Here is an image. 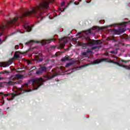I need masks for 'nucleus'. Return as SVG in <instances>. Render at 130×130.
<instances>
[{
  "instance_id": "1",
  "label": "nucleus",
  "mask_w": 130,
  "mask_h": 130,
  "mask_svg": "<svg viewBox=\"0 0 130 130\" xmlns=\"http://www.w3.org/2000/svg\"><path fill=\"white\" fill-rule=\"evenodd\" d=\"M44 82H45V80H44L42 77L31 79L28 81L27 83H25L21 87L19 88L18 91L20 92V94H24V93L27 92H31V91H32L31 89H25L29 88V84H31V86L34 87V90H37V89H39V88L43 85Z\"/></svg>"
},
{
  "instance_id": "2",
  "label": "nucleus",
  "mask_w": 130,
  "mask_h": 130,
  "mask_svg": "<svg viewBox=\"0 0 130 130\" xmlns=\"http://www.w3.org/2000/svg\"><path fill=\"white\" fill-rule=\"evenodd\" d=\"M103 61H106L107 62H109L110 63H114V64H117V66H119V67H122V65L119 64V62L114 61L110 59L107 60V59L106 58L97 59L93 61V63L94 64H97L98 63H100V62H102Z\"/></svg>"
},
{
  "instance_id": "3",
  "label": "nucleus",
  "mask_w": 130,
  "mask_h": 130,
  "mask_svg": "<svg viewBox=\"0 0 130 130\" xmlns=\"http://www.w3.org/2000/svg\"><path fill=\"white\" fill-rule=\"evenodd\" d=\"M68 42L67 37L61 38L59 39V44L57 45V48L59 49H62L66 46V43Z\"/></svg>"
},
{
  "instance_id": "4",
  "label": "nucleus",
  "mask_w": 130,
  "mask_h": 130,
  "mask_svg": "<svg viewBox=\"0 0 130 130\" xmlns=\"http://www.w3.org/2000/svg\"><path fill=\"white\" fill-rule=\"evenodd\" d=\"M88 40H89L87 42L88 46H93V45H95V44L96 45L102 44L101 40H91L90 39H88Z\"/></svg>"
},
{
  "instance_id": "5",
  "label": "nucleus",
  "mask_w": 130,
  "mask_h": 130,
  "mask_svg": "<svg viewBox=\"0 0 130 130\" xmlns=\"http://www.w3.org/2000/svg\"><path fill=\"white\" fill-rule=\"evenodd\" d=\"M47 72V67L45 66H42L38 69V71H36V75H42L43 73H46Z\"/></svg>"
},
{
  "instance_id": "6",
  "label": "nucleus",
  "mask_w": 130,
  "mask_h": 130,
  "mask_svg": "<svg viewBox=\"0 0 130 130\" xmlns=\"http://www.w3.org/2000/svg\"><path fill=\"white\" fill-rule=\"evenodd\" d=\"M126 30L124 28H121V27H119L117 29H114L113 32L114 34L120 35L121 33H124Z\"/></svg>"
},
{
  "instance_id": "7",
  "label": "nucleus",
  "mask_w": 130,
  "mask_h": 130,
  "mask_svg": "<svg viewBox=\"0 0 130 130\" xmlns=\"http://www.w3.org/2000/svg\"><path fill=\"white\" fill-rule=\"evenodd\" d=\"M52 41H53V39H52L47 40H44L42 42H41V43L42 45H45V44H49V43H50V42H51ZM33 42H34L35 43H40V42L38 41H33Z\"/></svg>"
},
{
  "instance_id": "8",
  "label": "nucleus",
  "mask_w": 130,
  "mask_h": 130,
  "mask_svg": "<svg viewBox=\"0 0 130 130\" xmlns=\"http://www.w3.org/2000/svg\"><path fill=\"white\" fill-rule=\"evenodd\" d=\"M13 63V60H9L7 62H1L0 66L3 68H7L9 66H11Z\"/></svg>"
},
{
  "instance_id": "9",
  "label": "nucleus",
  "mask_w": 130,
  "mask_h": 130,
  "mask_svg": "<svg viewBox=\"0 0 130 130\" xmlns=\"http://www.w3.org/2000/svg\"><path fill=\"white\" fill-rule=\"evenodd\" d=\"M23 27L25 30L24 32L20 31V33H25V32H30V31H32V27L30 26L27 25V24H24Z\"/></svg>"
},
{
  "instance_id": "10",
  "label": "nucleus",
  "mask_w": 130,
  "mask_h": 130,
  "mask_svg": "<svg viewBox=\"0 0 130 130\" xmlns=\"http://www.w3.org/2000/svg\"><path fill=\"white\" fill-rule=\"evenodd\" d=\"M101 46H94L91 47L90 49H87V50L86 51V53H90V52L91 51L90 50H95V49H99V48H101Z\"/></svg>"
},
{
  "instance_id": "11",
  "label": "nucleus",
  "mask_w": 130,
  "mask_h": 130,
  "mask_svg": "<svg viewBox=\"0 0 130 130\" xmlns=\"http://www.w3.org/2000/svg\"><path fill=\"white\" fill-rule=\"evenodd\" d=\"M15 78H16L17 80H20L21 79H23V78H24V76L23 75L18 74L15 75Z\"/></svg>"
},
{
  "instance_id": "12",
  "label": "nucleus",
  "mask_w": 130,
  "mask_h": 130,
  "mask_svg": "<svg viewBox=\"0 0 130 130\" xmlns=\"http://www.w3.org/2000/svg\"><path fill=\"white\" fill-rule=\"evenodd\" d=\"M36 60L37 62H41L43 61V58L40 57L39 56H36Z\"/></svg>"
},
{
  "instance_id": "13",
  "label": "nucleus",
  "mask_w": 130,
  "mask_h": 130,
  "mask_svg": "<svg viewBox=\"0 0 130 130\" xmlns=\"http://www.w3.org/2000/svg\"><path fill=\"white\" fill-rule=\"evenodd\" d=\"M61 61H63V62H64V61H67V60L70 61L71 60L70 59V57H69V56H65L64 57L62 58L61 59Z\"/></svg>"
},
{
  "instance_id": "14",
  "label": "nucleus",
  "mask_w": 130,
  "mask_h": 130,
  "mask_svg": "<svg viewBox=\"0 0 130 130\" xmlns=\"http://www.w3.org/2000/svg\"><path fill=\"white\" fill-rule=\"evenodd\" d=\"M13 34H15V32H12L11 34H10V35H8V36H7L5 37V39L2 40V43H4V42H5L8 39V38L9 37V36H12V35H13Z\"/></svg>"
},
{
  "instance_id": "15",
  "label": "nucleus",
  "mask_w": 130,
  "mask_h": 130,
  "mask_svg": "<svg viewBox=\"0 0 130 130\" xmlns=\"http://www.w3.org/2000/svg\"><path fill=\"white\" fill-rule=\"evenodd\" d=\"M14 59H18V58H20V55L17 53V52H15L14 55L13 56Z\"/></svg>"
},
{
  "instance_id": "16",
  "label": "nucleus",
  "mask_w": 130,
  "mask_h": 130,
  "mask_svg": "<svg viewBox=\"0 0 130 130\" xmlns=\"http://www.w3.org/2000/svg\"><path fill=\"white\" fill-rule=\"evenodd\" d=\"M117 49H116L110 51V53H112L113 54H117Z\"/></svg>"
},
{
  "instance_id": "17",
  "label": "nucleus",
  "mask_w": 130,
  "mask_h": 130,
  "mask_svg": "<svg viewBox=\"0 0 130 130\" xmlns=\"http://www.w3.org/2000/svg\"><path fill=\"white\" fill-rule=\"evenodd\" d=\"M14 84H15V82H12L11 81H9L7 82V86H11V85H14Z\"/></svg>"
},
{
  "instance_id": "18",
  "label": "nucleus",
  "mask_w": 130,
  "mask_h": 130,
  "mask_svg": "<svg viewBox=\"0 0 130 130\" xmlns=\"http://www.w3.org/2000/svg\"><path fill=\"white\" fill-rule=\"evenodd\" d=\"M2 74H7V75H9V74H10V72H9V71H7V70H4L2 71Z\"/></svg>"
},
{
  "instance_id": "19",
  "label": "nucleus",
  "mask_w": 130,
  "mask_h": 130,
  "mask_svg": "<svg viewBox=\"0 0 130 130\" xmlns=\"http://www.w3.org/2000/svg\"><path fill=\"white\" fill-rule=\"evenodd\" d=\"M122 68H124V69H125L126 70H130V65L129 66L123 65Z\"/></svg>"
},
{
  "instance_id": "20",
  "label": "nucleus",
  "mask_w": 130,
  "mask_h": 130,
  "mask_svg": "<svg viewBox=\"0 0 130 130\" xmlns=\"http://www.w3.org/2000/svg\"><path fill=\"white\" fill-rule=\"evenodd\" d=\"M73 63H74L73 62H71L67 63L65 66V68H69V67H70V66H72V64H73Z\"/></svg>"
},
{
  "instance_id": "21",
  "label": "nucleus",
  "mask_w": 130,
  "mask_h": 130,
  "mask_svg": "<svg viewBox=\"0 0 130 130\" xmlns=\"http://www.w3.org/2000/svg\"><path fill=\"white\" fill-rule=\"evenodd\" d=\"M55 77L54 75H53L52 76H44V78H47V79H49V80H50V79H52Z\"/></svg>"
},
{
  "instance_id": "22",
  "label": "nucleus",
  "mask_w": 130,
  "mask_h": 130,
  "mask_svg": "<svg viewBox=\"0 0 130 130\" xmlns=\"http://www.w3.org/2000/svg\"><path fill=\"white\" fill-rule=\"evenodd\" d=\"M120 61L122 62H125V63H126L127 62H129L130 60H123L122 59H120Z\"/></svg>"
},
{
  "instance_id": "23",
  "label": "nucleus",
  "mask_w": 130,
  "mask_h": 130,
  "mask_svg": "<svg viewBox=\"0 0 130 130\" xmlns=\"http://www.w3.org/2000/svg\"><path fill=\"white\" fill-rule=\"evenodd\" d=\"M1 95H4V96H5L6 97H8V96H9V95H11L10 93H8V94H5L3 92H0Z\"/></svg>"
},
{
  "instance_id": "24",
  "label": "nucleus",
  "mask_w": 130,
  "mask_h": 130,
  "mask_svg": "<svg viewBox=\"0 0 130 130\" xmlns=\"http://www.w3.org/2000/svg\"><path fill=\"white\" fill-rule=\"evenodd\" d=\"M124 39H125L126 40H128V39H130V38L128 36L126 35H125L124 36Z\"/></svg>"
},
{
  "instance_id": "25",
  "label": "nucleus",
  "mask_w": 130,
  "mask_h": 130,
  "mask_svg": "<svg viewBox=\"0 0 130 130\" xmlns=\"http://www.w3.org/2000/svg\"><path fill=\"white\" fill-rule=\"evenodd\" d=\"M82 55H83V56H86V55H87V52H82Z\"/></svg>"
},
{
  "instance_id": "26",
  "label": "nucleus",
  "mask_w": 130,
  "mask_h": 130,
  "mask_svg": "<svg viewBox=\"0 0 130 130\" xmlns=\"http://www.w3.org/2000/svg\"><path fill=\"white\" fill-rule=\"evenodd\" d=\"M64 4H66V3H64V2H63L61 3V7H63V6H64Z\"/></svg>"
},
{
  "instance_id": "27",
  "label": "nucleus",
  "mask_w": 130,
  "mask_h": 130,
  "mask_svg": "<svg viewBox=\"0 0 130 130\" xmlns=\"http://www.w3.org/2000/svg\"><path fill=\"white\" fill-rule=\"evenodd\" d=\"M17 80V78H16V76L14 78H12V81H16Z\"/></svg>"
},
{
  "instance_id": "28",
  "label": "nucleus",
  "mask_w": 130,
  "mask_h": 130,
  "mask_svg": "<svg viewBox=\"0 0 130 130\" xmlns=\"http://www.w3.org/2000/svg\"><path fill=\"white\" fill-rule=\"evenodd\" d=\"M81 45L82 46H86V44H85V43H82L81 44Z\"/></svg>"
},
{
  "instance_id": "29",
  "label": "nucleus",
  "mask_w": 130,
  "mask_h": 130,
  "mask_svg": "<svg viewBox=\"0 0 130 130\" xmlns=\"http://www.w3.org/2000/svg\"><path fill=\"white\" fill-rule=\"evenodd\" d=\"M111 40H112L113 41H114V42H116V40H115V39L114 38L112 39Z\"/></svg>"
},
{
  "instance_id": "30",
  "label": "nucleus",
  "mask_w": 130,
  "mask_h": 130,
  "mask_svg": "<svg viewBox=\"0 0 130 130\" xmlns=\"http://www.w3.org/2000/svg\"><path fill=\"white\" fill-rule=\"evenodd\" d=\"M31 69H33V70H36V67H35V66H32V67H31Z\"/></svg>"
},
{
  "instance_id": "31",
  "label": "nucleus",
  "mask_w": 130,
  "mask_h": 130,
  "mask_svg": "<svg viewBox=\"0 0 130 130\" xmlns=\"http://www.w3.org/2000/svg\"><path fill=\"white\" fill-rule=\"evenodd\" d=\"M74 2H75V0H71V1H70V4H73Z\"/></svg>"
},
{
  "instance_id": "32",
  "label": "nucleus",
  "mask_w": 130,
  "mask_h": 130,
  "mask_svg": "<svg viewBox=\"0 0 130 130\" xmlns=\"http://www.w3.org/2000/svg\"><path fill=\"white\" fill-rule=\"evenodd\" d=\"M9 80H12L13 79V76H11L10 77L8 78Z\"/></svg>"
},
{
  "instance_id": "33",
  "label": "nucleus",
  "mask_w": 130,
  "mask_h": 130,
  "mask_svg": "<svg viewBox=\"0 0 130 130\" xmlns=\"http://www.w3.org/2000/svg\"><path fill=\"white\" fill-rule=\"evenodd\" d=\"M3 44L2 42V39H0V45Z\"/></svg>"
},
{
  "instance_id": "34",
  "label": "nucleus",
  "mask_w": 130,
  "mask_h": 130,
  "mask_svg": "<svg viewBox=\"0 0 130 130\" xmlns=\"http://www.w3.org/2000/svg\"><path fill=\"white\" fill-rule=\"evenodd\" d=\"M88 32L91 34V29H89Z\"/></svg>"
},
{
  "instance_id": "35",
  "label": "nucleus",
  "mask_w": 130,
  "mask_h": 130,
  "mask_svg": "<svg viewBox=\"0 0 130 130\" xmlns=\"http://www.w3.org/2000/svg\"><path fill=\"white\" fill-rule=\"evenodd\" d=\"M25 44L27 45V44H30V42H27L25 43Z\"/></svg>"
},
{
  "instance_id": "36",
  "label": "nucleus",
  "mask_w": 130,
  "mask_h": 130,
  "mask_svg": "<svg viewBox=\"0 0 130 130\" xmlns=\"http://www.w3.org/2000/svg\"><path fill=\"white\" fill-rule=\"evenodd\" d=\"M48 61H49V60L47 59L45 61V62H48Z\"/></svg>"
},
{
  "instance_id": "37",
  "label": "nucleus",
  "mask_w": 130,
  "mask_h": 130,
  "mask_svg": "<svg viewBox=\"0 0 130 130\" xmlns=\"http://www.w3.org/2000/svg\"><path fill=\"white\" fill-rule=\"evenodd\" d=\"M103 22L102 24H104L105 23V20H103Z\"/></svg>"
},
{
  "instance_id": "38",
  "label": "nucleus",
  "mask_w": 130,
  "mask_h": 130,
  "mask_svg": "<svg viewBox=\"0 0 130 130\" xmlns=\"http://www.w3.org/2000/svg\"><path fill=\"white\" fill-rule=\"evenodd\" d=\"M61 12H64V9L61 10Z\"/></svg>"
},
{
  "instance_id": "39",
  "label": "nucleus",
  "mask_w": 130,
  "mask_h": 130,
  "mask_svg": "<svg viewBox=\"0 0 130 130\" xmlns=\"http://www.w3.org/2000/svg\"><path fill=\"white\" fill-rule=\"evenodd\" d=\"M89 53H93V52L90 51V52H89Z\"/></svg>"
},
{
  "instance_id": "40",
  "label": "nucleus",
  "mask_w": 130,
  "mask_h": 130,
  "mask_svg": "<svg viewBox=\"0 0 130 130\" xmlns=\"http://www.w3.org/2000/svg\"><path fill=\"white\" fill-rule=\"evenodd\" d=\"M74 70H76V68H73L72 71H74Z\"/></svg>"
},
{
  "instance_id": "41",
  "label": "nucleus",
  "mask_w": 130,
  "mask_h": 130,
  "mask_svg": "<svg viewBox=\"0 0 130 130\" xmlns=\"http://www.w3.org/2000/svg\"><path fill=\"white\" fill-rule=\"evenodd\" d=\"M5 104V101H4L3 103L2 104L3 105H4V104Z\"/></svg>"
},
{
  "instance_id": "42",
  "label": "nucleus",
  "mask_w": 130,
  "mask_h": 130,
  "mask_svg": "<svg viewBox=\"0 0 130 130\" xmlns=\"http://www.w3.org/2000/svg\"><path fill=\"white\" fill-rule=\"evenodd\" d=\"M75 5H78L77 3H76V2L74 3Z\"/></svg>"
},
{
  "instance_id": "43",
  "label": "nucleus",
  "mask_w": 130,
  "mask_h": 130,
  "mask_svg": "<svg viewBox=\"0 0 130 130\" xmlns=\"http://www.w3.org/2000/svg\"><path fill=\"white\" fill-rule=\"evenodd\" d=\"M15 49H18V48H16V47H15Z\"/></svg>"
},
{
  "instance_id": "44",
  "label": "nucleus",
  "mask_w": 130,
  "mask_h": 130,
  "mask_svg": "<svg viewBox=\"0 0 130 130\" xmlns=\"http://www.w3.org/2000/svg\"><path fill=\"white\" fill-rule=\"evenodd\" d=\"M15 96V95L14 94H12V96L14 97Z\"/></svg>"
},
{
  "instance_id": "45",
  "label": "nucleus",
  "mask_w": 130,
  "mask_h": 130,
  "mask_svg": "<svg viewBox=\"0 0 130 130\" xmlns=\"http://www.w3.org/2000/svg\"><path fill=\"white\" fill-rule=\"evenodd\" d=\"M84 48H86V46L84 47Z\"/></svg>"
},
{
  "instance_id": "46",
  "label": "nucleus",
  "mask_w": 130,
  "mask_h": 130,
  "mask_svg": "<svg viewBox=\"0 0 130 130\" xmlns=\"http://www.w3.org/2000/svg\"><path fill=\"white\" fill-rule=\"evenodd\" d=\"M101 22H102V21H100V23H101Z\"/></svg>"
},
{
  "instance_id": "47",
  "label": "nucleus",
  "mask_w": 130,
  "mask_h": 130,
  "mask_svg": "<svg viewBox=\"0 0 130 130\" xmlns=\"http://www.w3.org/2000/svg\"><path fill=\"white\" fill-rule=\"evenodd\" d=\"M125 24H127V22H125Z\"/></svg>"
},
{
  "instance_id": "48",
  "label": "nucleus",
  "mask_w": 130,
  "mask_h": 130,
  "mask_svg": "<svg viewBox=\"0 0 130 130\" xmlns=\"http://www.w3.org/2000/svg\"><path fill=\"white\" fill-rule=\"evenodd\" d=\"M2 12H3L2 11H1V13H2Z\"/></svg>"
}]
</instances>
